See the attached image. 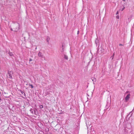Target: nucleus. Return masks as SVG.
<instances>
[{
    "label": "nucleus",
    "mask_w": 134,
    "mask_h": 134,
    "mask_svg": "<svg viewBox=\"0 0 134 134\" xmlns=\"http://www.w3.org/2000/svg\"><path fill=\"white\" fill-rule=\"evenodd\" d=\"M20 24L17 22L12 25L11 30L14 31H17L20 29Z\"/></svg>",
    "instance_id": "obj_1"
},
{
    "label": "nucleus",
    "mask_w": 134,
    "mask_h": 134,
    "mask_svg": "<svg viewBox=\"0 0 134 134\" xmlns=\"http://www.w3.org/2000/svg\"><path fill=\"white\" fill-rule=\"evenodd\" d=\"M130 94H129L126 96L125 98V100L126 102L128 101L130 97Z\"/></svg>",
    "instance_id": "obj_2"
},
{
    "label": "nucleus",
    "mask_w": 134,
    "mask_h": 134,
    "mask_svg": "<svg viewBox=\"0 0 134 134\" xmlns=\"http://www.w3.org/2000/svg\"><path fill=\"white\" fill-rule=\"evenodd\" d=\"M10 72V71H8V73L9 75V76L8 77L10 79H12V75L10 73V72Z\"/></svg>",
    "instance_id": "obj_3"
},
{
    "label": "nucleus",
    "mask_w": 134,
    "mask_h": 134,
    "mask_svg": "<svg viewBox=\"0 0 134 134\" xmlns=\"http://www.w3.org/2000/svg\"><path fill=\"white\" fill-rule=\"evenodd\" d=\"M38 55L39 57H42V53L40 52H39L38 54Z\"/></svg>",
    "instance_id": "obj_4"
},
{
    "label": "nucleus",
    "mask_w": 134,
    "mask_h": 134,
    "mask_svg": "<svg viewBox=\"0 0 134 134\" xmlns=\"http://www.w3.org/2000/svg\"><path fill=\"white\" fill-rule=\"evenodd\" d=\"M9 54L10 56H13L14 55L13 54L12 52H9Z\"/></svg>",
    "instance_id": "obj_5"
},
{
    "label": "nucleus",
    "mask_w": 134,
    "mask_h": 134,
    "mask_svg": "<svg viewBox=\"0 0 134 134\" xmlns=\"http://www.w3.org/2000/svg\"><path fill=\"white\" fill-rule=\"evenodd\" d=\"M64 58L66 60H68V56L65 55H64Z\"/></svg>",
    "instance_id": "obj_6"
},
{
    "label": "nucleus",
    "mask_w": 134,
    "mask_h": 134,
    "mask_svg": "<svg viewBox=\"0 0 134 134\" xmlns=\"http://www.w3.org/2000/svg\"><path fill=\"white\" fill-rule=\"evenodd\" d=\"M39 107L40 109H41L43 108V106L42 105H40L39 106Z\"/></svg>",
    "instance_id": "obj_7"
},
{
    "label": "nucleus",
    "mask_w": 134,
    "mask_h": 134,
    "mask_svg": "<svg viewBox=\"0 0 134 134\" xmlns=\"http://www.w3.org/2000/svg\"><path fill=\"white\" fill-rule=\"evenodd\" d=\"M30 86L32 88H34V86H33L32 85H30Z\"/></svg>",
    "instance_id": "obj_8"
},
{
    "label": "nucleus",
    "mask_w": 134,
    "mask_h": 134,
    "mask_svg": "<svg viewBox=\"0 0 134 134\" xmlns=\"http://www.w3.org/2000/svg\"><path fill=\"white\" fill-rule=\"evenodd\" d=\"M130 92L129 91H127L125 93V94H127V93H130Z\"/></svg>",
    "instance_id": "obj_9"
},
{
    "label": "nucleus",
    "mask_w": 134,
    "mask_h": 134,
    "mask_svg": "<svg viewBox=\"0 0 134 134\" xmlns=\"http://www.w3.org/2000/svg\"><path fill=\"white\" fill-rule=\"evenodd\" d=\"M32 59L31 58H30V59H29V61L30 62H31V61H32Z\"/></svg>",
    "instance_id": "obj_10"
},
{
    "label": "nucleus",
    "mask_w": 134,
    "mask_h": 134,
    "mask_svg": "<svg viewBox=\"0 0 134 134\" xmlns=\"http://www.w3.org/2000/svg\"><path fill=\"white\" fill-rule=\"evenodd\" d=\"M119 16H116V18H117L119 19Z\"/></svg>",
    "instance_id": "obj_11"
},
{
    "label": "nucleus",
    "mask_w": 134,
    "mask_h": 134,
    "mask_svg": "<svg viewBox=\"0 0 134 134\" xmlns=\"http://www.w3.org/2000/svg\"><path fill=\"white\" fill-rule=\"evenodd\" d=\"M124 8H125L124 7L122 9V11L124 9Z\"/></svg>",
    "instance_id": "obj_12"
},
{
    "label": "nucleus",
    "mask_w": 134,
    "mask_h": 134,
    "mask_svg": "<svg viewBox=\"0 0 134 134\" xmlns=\"http://www.w3.org/2000/svg\"><path fill=\"white\" fill-rule=\"evenodd\" d=\"M119 45L120 46H122L123 45L122 44H120Z\"/></svg>",
    "instance_id": "obj_13"
},
{
    "label": "nucleus",
    "mask_w": 134,
    "mask_h": 134,
    "mask_svg": "<svg viewBox=\"0 0 134 134\" xmlns=\"http://www.w3.org/2000/svg\"><path fill=\"white\" fill-rule=\"evenodd\" d=\"M118 14V12H117L116 14Z\"/></svg>",
    "instance_id": "obj_14"
},
{
    "label": "nucleus",
    "mask_w": 134,
    "mask_h": 134,
    "mask_svg": "<svg viewBox=\"0 0 134 134\" xmlns=\"http://www.w3.org/2000/svg\"><path fill=\"white\" fill-rule=\"evenodd\" d=\"M79 31H78V32H77V34H79Z\"/></svg>",
    "instance_id": "obj_15"
},
{
    "label": "nucleus",
    "mask_w": 134,
    "mask_h": 134,
    "mask_svg": "<svg viewBox=\"0 0 134 134\" xmlns=\"http://www.w3.org/2000/svg\"><path fill=\"white\" fill-rule=\"evenodd\" d=\"M1 99L0 98V102L1 101Z\"/></svg>",
    "instance_id": "obj_16"
},
{
    "label": "nucleus",
    "mask_w": 134,
    "mask_h": 134,
    "mask_svg": "<svg viewBox=\"0 0 134 134\" xmlns=\"http://www.w3.org/2000/svg\"><path fill=\"white\" fill-rule=\"evenodd\" d=\"M37 49V47H36V48L35 49Z\"/></svg>",
    "instance_id": "obj_17"
}]
</instances>
